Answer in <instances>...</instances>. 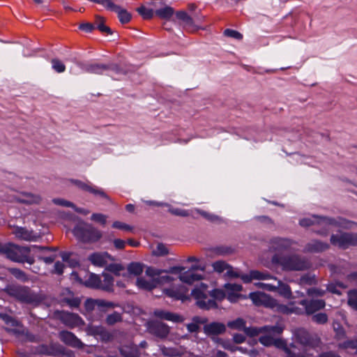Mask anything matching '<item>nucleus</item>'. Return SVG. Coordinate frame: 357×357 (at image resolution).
Masks as SVG:
<instances>
[{"instance_id": "nucleus-1", "label": "nucleus", "mask_w": 357, "mask_h": 357, "mask_svg": "<svg viewBox=\"0 0 357 357\" xmlns=\"http://www.w3.org/2000/svg\"><path fill=\"white\" fill-rule=\"evenodd\" d=\"M299 225L304 227L315 225L320 226L321 228L314 229L313 230L314 232L320 236H326L329 234L330 226L351 228L353 225H356V223L341 218H334L327 216L313 215L311 218H305L300 220Z\"/></svg>"}, {"instance_id": "nucleus-2", "label": "nucleus", "mask_w": 357, "mask_h": 357, "mask_svg": "<svg viewBox=\"0 0 357 357\" xmlns=\"http://www.w3.org/2000/svg\"><path fill=\"white\" fill-rule=\"evenodd\" d=\"M273 265L279 266L284 271H301L310 267L309 261L298 255H281L275 253L271 258Z\"/></svg>"}, {"instance_id": "nucleus-3", "label": "nucleus", "mask_w": 357, "mask_h": 357, "mask_svg": "<svg viewBox=\"0 0 357 357\" xmlns=\"http://www.w3.org/2000/svg\"><path fill=\"white\" fill-rule=\"evenodd\" d=\"M2 255L13 261L18 263H28L32 265L35 262L34 257L31 255V248L28 246H19L13 243L3 244Z\"/></svg>"}, {"instance_id": "nucleus-4", "label": "nucleus", "mask_w": 357, "mask_h": 357, "mask_svg": "<svg viewBox=\"0 0 357 357\" xmlns=\"http://www.w3.org/2000/svg\"><path fill=\"white\" fill-rule=\"evenodd\" d=\"M73 235L79 241L84 243H94L102 238V232L91 224L81 222L77 225L73 230Z\"/></svg>"}, {"instance_id": "nucleus-5", "label": "nucleus", "mask_w": 357, "mask_h": 357, "mask_svg": "<svg viewBox=\"0 0 357 357\" xmlns=\"http://www.w3.org/2000/svg\"><path fill=\"white\" fill-rule=\"evenodd\" d=\"M5 291L8 296L22 303L33 304L38 302V296L27 286L8 285Z\"/></svg>"}, {"instance_id": "nucleus-6", "label": "nucleus", "mask_w": 357, "mask_h": 357, "mask_svg": "<svg viewBox=\"0 0 357 357\" xmlns=\"http://www.w3.org/2000/svg\"><path fill=\"white\" fill-rule=\"evenodd\" d=\"M32 354L47 356H60L64 354V347L59 343L41 344L31 348Z\"/></svg>"}, {"instance_id": "nucleus-7", "label": "nucleus", "mask_w": 357, "mask_h": 357, "mask_svg": "<svg viewBox=\"0 0 357 357\" xmlns=\"http://www.w3.org/2000/svg\"><path fill=\"white\" fill-rule=\"evenodd\" d=\"M330 241L332 245L342 249H347L350 246L357 245V234L347 232L340 235L332 234Z\"/></svg>"}, {"instance_id": "nucleus-8", "label": "nucleus", "mask_w": 357, "mask_h": 357, "mask_svg": "<svg viewBox=\"0 0 357 357\" xmlns=\"http://www.w3.org/2000/svg\"><path fill=\"white\" fill-rule=\"evenodd\" d=\"M249 298L256 306H264L266 307L274 308L277 305L276 300L264 292H251L249 294Z\"/></svg>"}, {"instance_id": "nucleus-9", "label": "nucleus", "mask_w": 357, "mask_h": 357, "mask_svg": "<svg viewBox=\"0 0 357 357\" xmlns=\"http://www.w3.org/2000/svg\"><path fill=\"white\" fill-rule=\"evenodd\" d=\"M71 183L76 185L79 189L88 192L93 194L95 196H99L107 200H110L109 196L101 189L98 188L96 185H93L91 183H84L80 180L71 179Z\"/></svg>"}, {"instance_id": "nucleus-10", "label": "nucleus", "mask_w": 357, "mask_h": 357, "mask_svg": "<svg viewBox=\"0 0 357 357\" xmlns=\"http://www.w3.org/2000/svg\"><path fill=\"white\" fill-rule=\"evenodd\" d=\"M298 303L304 307L307 315L312 316L326 306V302L323 299H303Z\"/></svg>"}, {"instance_id": "nucleus-11", "label": "nucleus", "mask_w": 357, "mask_h": 357, "mask_svg": "<svg viewBox=\"0 0 357 357\" xmlns=\"http://www.w3.org/2000/svg\"><path fill=\"white\" fill-rule=\"evenodd\" d=\"M59 338L66 345L73 348L82 349L84 343L72 332L63 330L59 333Z\"/></svg>"}, {"instance_id": "nucleus-12", "label": "nucleus", "mask_w": 357, "mask_h": 357, "mask_svg": "<svg viewBox=\"0 0 357 357\" xmlns=\"http://www.w3.org/2000/svg\"><path fill=\"white\" fill-rule=\"evenodd\" d=\"M162 291L167 297L175 301H183L187 298L188 289L183 284L174 285L169 288H165Z\"/></svg>"}, {"instance_id": "nucleus-13", "label": "nucleus", "mask_w": 357, "mask_h": 357, "mask_svg": "<svg viewBox=\"0 0 357 357\" xmlns=\"http://www.w3.org/2000/svg\"><path fill=\"white\" fill-rule=\"evenodd\" d=\"M151 334L160 339L166 338L169 333V327L167 324L160 321H153L148 326Z\"/></svg>"}, {"instance_id": "nucleus-14", "label": "nucleus", "mask_w": 357, "mask_h": 357, "mask_svg": "<svg viewBox=\"0 0 357 357\" xmlns=\"http://www.w3.org/2000/svg\"><path fill=\"white\" fill-rule=\"evenodd\" d=\"M293 244L292 240L287 238L274 237L270 241V249L277 252L288 251Z\"/></svg>"}, {"instance_id": "nucleus-15", "label": "nucleus", "mask_w": 357, "mask_h": 357, "mask_svg": "<svg viewBox=\"0 0 357 357\" xmlns=\"http://www.w3.org/2000/svg\"><path fill=\"white\" fill-rule=\"evenodd\" d=\"M203 331L208 336L219 335L226 332V326L223 323L213 321L205 324Z\"/></svg>"}, {"instance_id": "nucleus-16", "label": "nucleus", "mask_w": 357, "mask_h": 357, "mask_svg": "<svg viewBox=\"0 0 357 357\" xmlns=\"http://www.w3.org/2000/svg\"><path fill=\"white\" fill-rule=\"evenodd\" d=\"M60 319L63 324L70 328L77 326L82 321L77 314L64 311L61 312Z\"/></svg>"}, {"instance_id": "nucleus-17", "label": "nucleus", "mask_w": 357, "mask_h": 357, "mask_svg": "<svg viewBox=\"0 0 357 357\" xmlns=\"http://www.w3.org/2000/svg\"><path fill=\"white\" fill-rule=\"evenodd\" d=\"M79 66L87 73L103 75L107 72L106 64L98 63H79Z\"/></svg>"}, {"instance_id": "nucleus-18", "label": "nucleus", "mask_w": 357, "mask_h": 357, "mask_svg": "<svg viewBox=\"0 0 357 357\" xmlns=\"http://www.w3.org/2000/svg\"><path fill=\"white\" fill-rule=\"evenodd\" d=\"M154 315L161 319L171 321L174 323H181L183 321V317L180 314L162 310H155Z\"/></svg>"}, {"instance_id": "nucleus-19", "label": "nucleus", "mask_w": 357, "mask_h": 357, "mask_svg": "<svg viewBox=\"0 0 357 357\" xmlns=\"http://www.w3.org/2000/svg\"><path fill=\"white\" fill-rule=\"evenodd\" d=\"M176 20L180 25L184 28H192L195 26V21L192 17L185 10H178L176 13Z\"/></svg>"}, {"instance_id": "nucleus-20", "label": "nucleus", "mask_w": 357, "mask_h": 357, "mask_svg": "<svg viewBox=\"0 0 357 357\" xmlns=\"http://www.w3.org/2000/svg\"><path fill=\"white\" fill-rule=\"evenodd\" d=\"M330 245L326 242L319 240H312L305 245L306 251L309 252H321L329 248Z\"/></svg>"}, {"instance_id": "nucleus-21", "label": "nucleus", "mask_w": 357, "mask_h": 357, "mask_svg": "<svg viewBox=\"0 0 357 357\" xmlns=\"http://www.w3.org/2000/svg\"><path fill=\"white\" fill-rule=\"evenodd\" d=\"M119 352L123 357H140L141 355L137 345L135 344L121 347L119 349Z\"/></svg>"}, {"instance_id": "nucleus-22", "label": "nucleus", "mask_w": 357, "mask_h": 357, "mask_svg": "<svg viewBox=\"0 0 357 357\" xmlns=\"http://www.w3.org/2000/svg\"><path fill=\"white\" fill-rule=\"evenodd\" d=\"M14 234L17 238L31 241L35 240V234L33 231H30L25 227H17L14 231Z\"/></svg>"}, {"instance_id": "nucleus-23", "label": "nucleus", "mask_w": 357, "mask_h": 357, "mask_svg": "<svg viewBox=\"0 0 357 357\" xmlns=\"http://www.w3.org/2000/svg\"><path fill=\"white\" fill-rule=\"evenodd\" d=\"M202 278V275L195 273L190 270L185 271L179 275L180 280L188 284H192L196 281L201 280Z\"/></svg>"}, {"instance_id": "nucleus-24", "label": "nucleus", "mask_w": 357, "mask_h": 357, "mask_svg": "<svg viewBox=\"0 0 357 357\" xmlns=\"http://www.w3.org/2000/svg\"><path fill=\"white\" fill-rule=\"evenodd\" d=\"M276 281L277 292L285 298L289 299L291 298L292 294L291 287L289 284L284 283L280 280H277L276 278H273Z\"/></svg>"}, {"instance_id": "nucleus-25", "label": "nucleus", "mask_w": 357, "mask_h": 357, "mask_svg": "<svg viewBox=\"0 0 357 357\" xmlns=\"http://www.w3.org/2000/svg\"><path fill=\"white\" fill-rule=\"evenodd\" d=\"M102 276L103 279L101 280L100 289L107 292L113 291L114 278L109 273H103Z\"/></svg>"}, {"instance_id": "nucleus-26", "label": "nucleus", "mask_w": 357, "mask_h": 357, "mask_svg": "<svg viewBox=\"0 0 357 357\" xmlns=\"http://www.w3.org/2000/svg\"><path fill=\"white\" fill-rule=\"evenodd\" d=\"M207 288L208 285L202 282L199 287H195L192 290L191 296L197 301L196 302L207 298V295L205 292Z\"/></svg>"}, {"instance_id": "nucleus-27", "label": "nucleus", "mask_w": 357, "mask_h": 357, "mask_svg": "<svg viewBox=\"0 0 357 357\" xmlns=\"http://www.w3.org/2000/svg\"><path fill=\"white\" fill-rule=\"evenodd\" d=\"M192 322L186 325L187 330L189 333H198L200 327L199 324H206L207 321V319L206 318H202L198 316H195L192 319Z\"/></svg>"}, {"instance_id": "nucleus-28", "label": "nucleus", "mask_w": 357, "mask_h": 357, "mask_svg": "<svg viewBox=\"0 0 357 357\" xmlns=\"http://www.w3.org/2000/svg\"><path fill=\"white\" fill-rule=\"evenodd\" d=\"M112 11L117 13L119 22L123 24H127L131 20V14L129 12H128L127 10L122 8L121 6L118 5H116L115 8L113 9Z\"/></svg>"}, {"instance_id": "nucleus-29", "label": "nucleus", "mask_w": 357, "mask_h": 357, "mask_svg": "<svg viewBox=\"0 0 357 357\" xmlns=\"http://www.w3.org/2000/svg\"><path fill=\"white\" fill-rule=\"evenodd\" d=\"M105 19L100 15H96L95 24L96 28L100 31L102 33L107 35H111L113 33L112 30L105 24Z\"/></svg>"}, {"instance_id": "nucleus-30", "label": "nucleus", "mask_w": 357, "mask_h": 357, "mask_svg": "<svg viewBox=\"0 0 357 357\" xmlns=\"http://www.w3.org/2000/svg\"><path fill=\"white\" fill-rule=\"evenodd\" d=\"M136 284L139 289L147 291H151L156 287L154 278L151 281H148L143 278H138L137 279Z\"/></svg>"}, {"instance_id": "nucleus-31", "label": "nucleus", "mask_w": 357, "mask_h": 357, "mask_svg": "<svg viewBox=\"0 0 357 357\" xmlns=\"http://www.w3.org/2000/svg\"><path fill=\"white\" fill-rule=\"evenodd\" d=\"M174 10L172 7L166 6L164 8L158 9L155 14L161 19L169 20L174 15Z\"/></svg>"}, {"instance_id": "nucleus-32", "label": "nucleus", "mask_w": 357, "mask_h": 357, "mask_svg": "<svg viewBox=\"0 0 357 357\" xmlns=\"http://www.w3.org/2000/svg\"><path fill=\"white\" fill-rule=\"evenodd\" d=\"M89 259L93 265L99 267H103L107 264L104 255L101 253L94 252L89 256Z\"/></svg>"}, {"instance_id": "nucleus-33", "label": "nucleus", "mask_w": 357, "mask_h": 357, "mask_svg": "<svg viewBox=\"0 0 357 357\" xmlns=\"http://www.w3.org/2000/svg\"><path fill=\"white\" fill-rule=\"evenodd\" d=\"M220 341H221L220 344L226 350H228L231 352H235L236 351H239L242 354L248 353V349L246 348L243 347L235 346L233 344H231L229 342V340H220Z\"/></svg>"}, {"instance_id": "nucleus-34", "label": "nucleus", "mask_w": 357, "mask_h": 357, "mask_svg": "<svg viewBox=\"0 0 357 357\" xmlns=\"http://www.w3.org/2000/svg\"><path fill=\"white\" fill-rule=\"evenodd\" d=\"M297 340L303 345H310L312 343V338L309 333L305 330L298 331L296 335Z\"/></svg>"}, {"instance_id": "nucleus-35", "label": "nucleus", "mask_w": 357, "mask_h": 357, "mask_svg": "<svg viewBox=\"0 0 357 357\" xmlns=\"http://www.w3.org/2000/svg\"><path fill=\"white\" fill-rule=\"evenodd\" d=\"M101 278L94 273H91L89 279L85 282V285L90 288L100 289Z\"/></svg>"}, {"instance_id": "nucleus-36", "label": "nucleus", "mask_w": 357, "mask_h": 357, "mask_svg": "<svg viewBox=\"0 0 357 357\" xmlns=\"http://www.w3.org/2000/svg\"><path fill=\"white\" fill-rule=\"evenodd\" d=\"M197 305L202 310L216 309L218 304L214 299H204L196 302Z\"/></svg>"}, {"instance_id": "nucleus-37", "label": "nucleus", "mask_w": 357, "mask_h": 357, "mask_svg": "<svg viewBox=\"0 0 357 357\" xmlns=\"http://www.w3.org/2000/svg\"><path fill=\"white\" fill-rule=\"evenodd\" d=\"M8 271H9V273L12 275H13L17 280H19L24 282L29 280V278L26 274V273L20 268H9Z\"/></svg>"}, {"instance_id": "nucleus-38", "label": "nucleus", "mask_w": 357, "mask_h": 357, "mask_svg": "<svg viewBox=\"0 0 357 357\" xmlns=\"http://www.w3.org/2000/svg\"><path fill=\"white\" fill-rule=\"evenodd\" d=\"M128 272L130 275H139L144 270L142 264L138 262H131L128 266Z\"/></svg>"}, {"instance_id": "nucleus-39", "label": "nucleus", "mask_w": 357, "mask_h": 357, "mask_svg": "<svg viewBox=\"0 0 357 357\" xmlns=\"http://www.w3.org/2000/svg\"><path fill=\"white\" fill-rule=\"evenodd\" d=\"M227 326L231 329L243 331L245 326V321L242 318H237L235 320L228 321Z\"/></svg>"}, {"instance_id": "nucleus-40", "label": "nucleus", "mask_w": 357, "mask_h": 357, "mask_svg": "<svg viewBox=\"0 0 357 357\" xmlns=\"http://www.w3.org/2000/svg\"><path fill=\"white\" fill-rule=\"evenodd\" d=\"M160 350L162 354L167 357H178L181 356L178 350L174 347H167L165 346H160Z\"/></svg>"}, {"instance_id": "nucleus-41", "label": "nucleus", "mask_w": 357, "mask_h": 357, "mask_svg": "<svg viewBox=\"0 0 357 357\" xmlns=\"http://www.w3.org/2000/svg\"><path fill=\"white\" fill-rule=\"evenodd\" d=\"M107 71H112L116 75H126L127 70L121 66L116 63H109L106 64Z\"/></svg>"}, {"instance_id": "nucleus-42", "label": "nucleus", "mask_w": 357, "mask_h": 357, "mask_svg": "<svg viewBox=\"0 0 357 357\" xmlns=\"http://www.w3.org/2000/svg\"><path fill=\"white\" fill-rule=\"evenodd\" d=\"M348 305L354 310H357V289H351L347 292Z\"/></svg>"}, {"instance_id": "nucleus-43", "label": "nucleus", "mask_w": 357, "mask_h": 357, "mask_svg": "<svg viewBox=\"0 0 357 357\" xmlns=\"http://www.w3.org/2000/svg\"><path fill=\"white\" fill-rule=\"evenodd\" d=\"M213 252L218 255H227L234 252V248L228 245H219L213 248Z\"/></svg>"}, {"instance_id": "nucleus-44", "label": "nucleus", "mask_w": 357, "mask_h": 357, "mask_svg": "<svg viewBox=\"0 0 357 357\" xmlns=\"http://www.w3.org/2000/svg\"><path fill=\"white\" fill-rule=\"evenodd\" d=\"M312 321L317 324L323 325L328 322V317L325 312H318L312 316Z\"/></svg>"}, {"instance_id": "nucleus-45", "label": "nucleus", "mask_w": 357, "mask_h": 357, "mask_svg": "<svg viewBox=\"0 0 357 357\" xmlns=\"http://www.w3.org/2000/svg\"><path fill=\"white\" fill-rule=\"evenodd\" d=\"M138 13L144 20H151L154 15V11L151 8H147L144 6H141L137 8Z\"/></svg>"}, {"instance_id": "nucleus-46", "label": "nucleus", "mask_w": 357, "mask_h": 357, "mask_svg": "<svg viewBox=\"0 0 357 357\" xmlns=\"http://www.w3.org/2000/svg\"><path fill=\"white\" fill-rule=\"evenodd\" d=\"M122 321L121 314L114 311L112 314H109L106 317V324L109 326H113L118 322H121Z\"/></svg>"}, {"instance_id": "nucleus-47", "label": "nucleus", "mask_w": 357, "mask_h": 357, "mask_svg": "<svg viewBox=\"0 0 357 357\" xmlns=\"http://www.w3.org/2000/svg\"><path fill=\"white\" fill-rule=\"evenodd\" d=\"M268 328L267 326H264L262 328H257V327H246L245 326L243 331L249 337H255L258 335L260 333L264 332Z\"/></svg>"}, {"instance_id": "nucleus-48", "label": "nucleus", "mask_w": 357, "mask_h": 357, "mask_svg": "<svg viewBox=\"0 0 357 357\" xmlns=\"http://www.w3.org/2000/svg\"><path fill=\"white\" fill-rule=\"evenodd\" d=\"M273 345L278 349L284 350L287 354L288 357H291L294 353L287 347L285 341L282 339H274V344Z\"/></svg>"}, {"instance_id": "nucleus-49", "label": "nucleus", "mask_w": 357, "mask_h": 357, "mask_svg": "<svg viewBox=\"0 0 357 357\" xmlns=\"http://www.w3.org/2000/svg\"><path fill=\"white\" fill-rule=\"evenodd\" d=\"M213 270L219 273L224 272V271L227 270L228 268H231L227 263L225 261L219 260L213 263Z\"/></svg>"}, {"instance_id": "nucleus-50", "label": "nucleus", "mask_w": 357, "mask_h": 357, "mask_svg": "<svg viewBox=\"0 0 357 357\" xmlns=\"http://www.w3.org/2000/svg\"><path fill=\"white\" fill-rule=\"evenodd\" d=\"M51 63L54 70L58 73H63L66 70L65 64L59 59H52Z\"/></svg>"}, {"instance_id": "nucleus-51", "label": "nucleus", "mask_w": 357, "mask_h": 357, "mask_svg": "<svg viewBox=\"0 0 357 357\" xmlns=\"http://www.w3.org/2000/svg\"><path fill=\"white\" fill-rule=\"evenodd\" d=\"M106 270L116 276H120L121 271L124 270V267L120 264H110L106 267Z\"/></svg>"}, {"instance_id": "nucleus-52", "label": "nucleus", "mask_w": 357, "mask_h": 357, "mask_svg": "<svg viewBox=\"0 0 357 357\" xmlns=\"http://www.w3.org/2000/svg\"><path fill=\"white\" fill-rule=\"evenodd\" d=\"M251 275L254 280H268L273 278L268 273L261 272L259 271H251Z\"/></svg>"}, {"instance_id": "nucleus-53", "label": "nucleus", "mask_w": 357, "mask_h": 357, "mask_svg": "<svg viewBox=\"0 0 357 357\" xmlns=\"http://www.w3.org/2000/svg\"><path fill=\"white\" fill-rule=\"evenodd\" d=\"M224 35L225 36L232 38L236 39L238 40H241L243 39V34L238 32V31L227 29L224 31Z\"/></svg>"}, {"instance_id": "nucleus-54", "label": "nucleus", "mask_w": 357, "mask_h": 357, "mask_svg": "<svg viewBox=\"0 0 357 357\" xmlns=\"http://www.w3.org/2000/svg\"><path fill=\"white\" fill-rule=\"evenodd\" d=\"M197 211L203 218H204L205 219H206L207 220H208L210 222H214L218 221L220 219V218L218 215L208 213L205 211H203L201 209H197Z\"/></svg>"}, {"instance_id": "nucleus-55", "label": "nucleus", "mask_w": 357, "mask_h": 357, "mask_svg": "<svg viewBox=\"0 0 357 357\" xmlns=\"http://www.w3.org/2000/svg\"><path fill=\"white\" fill-rule=\"evenodd\" d=\"M169 212L172 215L180 217H188L190 215L188 211L178 208L170 207L169 208Z\"/></svg>"}, {"instance_id": "nucleus-56", "label": "nucleus", "mask_w": 357, "mask_h": 357, "mask_svg": "<svg viewBox=\"0 0 357 357\" xmlns=\"http://www.w3.org/2000/svg\"><path fill=\"white\" fill-rule=\"evenodd\" d=\"M91 220L105 226L107 223V216L102 213H93Z\"/></svg>"}, {"instance_id": "nucleus-57", "label": "nucleus", "mask_w": 357, "mask_h": 357, "mask_svg": "<svg viewBox=\"0 0 357 357\" xmlns=\"http://www.w3.org/2000/svg\"><path fill=\"white\" fill-rule=\"evenodd\" d=\"M341 349H356L357 350V339L348 340L339 344Z\"/></svg>"}, {"instance_id": "nucleus-58", "label": "nucleus", "mask_w": 357, "mask_h": 357, "mask_svg": "<svg viewBox=\"0 0 357 357\" xmlns=\"http://www.w3.org/2000/svg\"><path fill=\"white\" fill-rule=\"evenodd\" d=\"M0 318L8 325H10L11 326H17V321L11 316L5 314L0 313Z\"/></svg>"}, {"instance_id": "nucleus-59", "label": "nucleus", "mask_w": 357, "mask_h": 357, "mask_svg": "<svg viewBox=\"0 0 357 357\" xmlns=\"http://www.w3.org/2000/svg\"><path fill=\"white\" fill-rule=\"evenodd\" d=\"M210 296L218 301H222L225 297V294L222 289H214L209 293Z\"/></svg>"}, {"instance_id": "nucleus-60", "label": "nucleus", "mask_w": 357, "mask_h": 357, "mask_svg": "<svg viewBox=\"0 0 357 357\" xmlns=\"http://www.w3.org/2000/svg\"><path fill=\"white\" fill-rule=\"evenodd\" d=\"M301 281L303 284H306L308 285L315 284L317 283V280L314 275H311L310 274H305L301 278Z\"/></svg>"}, {"instance_id": "nucleus-61", "label": "nucleus", "mask_w": 357, "mask_h": 357, "mask_svg": "<svg viewBox=\"0 0 357 357\" xmlns=\"http://www.w3.org/2000/svg\"><path fill=\"white\" fill-rule=\"evenodd\" d=\"M96 304L97 306L99 307H109V308H114L116 307H119L118 303H115L110 301H106L105 300H96Z\"/></svg>"}, {"instance_id": "nucleus-62", "label": "nucleus", "mask_w": 357, "mask_h": 357, "mask_svg": "<svg viewBox=\"0 0 357 357\" xmlns=\"http://www.w3.org/2000/svg\"><path fill=\"white\" fill-rule=\"evenodd\" d=\"M259 342L265 347H270L274 344V338L270 335H262L259 338Z\"/></svg>"}, {"instance_id": "nucleus-63", "label": "nucleus", "mask_w": 357, "mask_h": 357, "mask_svg": "<svg viewBox=\"0 0 357 357\" xmlns=\"http://www.w3.org/2000/svg\"><path fill=\"white\" fill-rule=\"evenodd\" d=\"M155 284H156V286L158 284H163L166 283H169L173 280V278L169 276V275H159L158 277L155 278Z\"/></svg>"}, {"instance_id": "nucleus-64", "label": "nucleus", "mask_w": 357, "mask_h": 357, "mask_svg": "<svg viewBox=\"0 0 357 357\" xmlns=\"http://www.w3.org/2000/svg\"><path fill=\"white\" fill-rule=\"evenodd\" d=\"M79 29L86 33H91L96 29V24L90 22L82 23Z\"/></svg>"}]
</instances>
